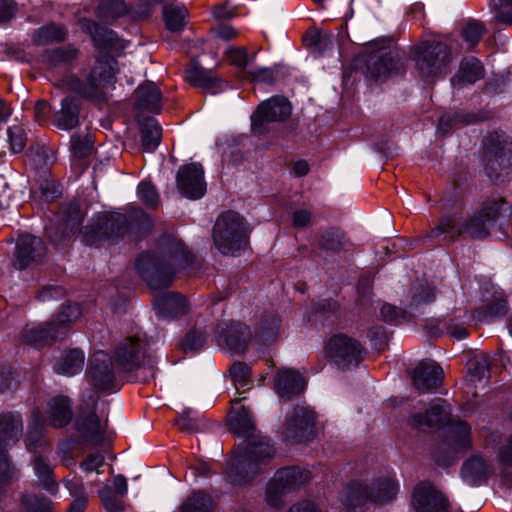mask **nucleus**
Segmentation results:
<instances>
[{
	"mask_svg": "<svg viewBox=\"0 0 512 512\" xmlns=\"http://www.w3.org/2000/svg\"><path fill=\"white\" fill-rule=\"evenodd\" d=\"M81 29L93 39L100 55L92 68L87 83L84 84L74 75L65 76L55 83V87L75 91L85 98H100L103 90L114 83L117 61L112 53L122 48L116 33L89 19L80 20Z\"/></svg>",
	"mask_w": 512,
	"mask_h": 512,
	"instance_id": "f257e3e1",
	"label": "nucleus"
},
{
	"mask_svg": "<svg viewBox=\"0 0 512 512\" xmlns=\"http://www.w3.org/2000/svg\"><path fill=\"white\" fill-rule=\"evenodd\" d=\"M230 430L245 436L243 448L238 447L229 463L228 479L233 484L242 485L258 474L275 455L269 439L253 434L254 420L250 411L240 406L234 407L230 415Z\"/></svg>",
	"mask_w": 512,
	"mask_h": 512,
	"instance_id": "f03ea898",
	"label": "nucleus"
},
{
	"mask_svg": "<svg viewBox=\"0 0 512 512\" xmlns=\"http://www.w3.org/2000/svg\"><path fill=\"white\" fill-rule=\"evenodd\" d=\"M193 255L184 243L173 237H163L156 252H145L136 261V268L150 288L154 290L168 287L177 271L187 268Z\"/></svg>",
	"mask_w": 512,
	"mask_h": 512,
	"instance_id": "7ed1b4c3",
	"label": "nucleus"
},
{
	"mask_svg": "<svg viewBox=\"0 0 512 512\" xmlns=\"http://www.w3.org/2000/svg\"><path fill=\"white\" fill-rule=\"evenodd\" d=\"M152 221L141 209L130 206L125 214L120 212H103L93 219L86 227L85 242L91 246H100L105 241H114L121 238L129 229L149 230Z\"/></svg>",
	"mask_w": 512,
	"mask_h": 512,
	"instance_id": "20e7f679",
	"label": "nucleus"
},
{
	"mask_svg": "<svg viewBox=\"0 0 512 512\" xmlns=\"http://www.w3.org/2000/svg\"><path fill=\"white\" fill-rule=\"evenodd\" d=\"M399 491V482L395 473L386 471L374 477L370 483L353 481L345 489L344 503L348 507H357L366 502L387 503L392 501Z\"/></svg>",
	"mask_w": 512,
	"mask_h": 512,
	"instance_id": "39448f33",
	"label": "nucleus"
},
{
	"mask_svg": "<svg viewBox=\"0 0 512 512\" xmlns=\"http://www.w3.org/2000/svg\"><path fill=\"white\" fill-rule=\"evenodd\" d=\"M114 361L117 372H132L139 370V377L143 381L154 378L156 373L155 360L147 352V341L145 337L133 335L125 337L116 346Z\"/></svg>",
	"mask_w": 512,
	"mask_h": 512,
	"instance_id": "423d86ee",
	"label": "nucleus"
},
{
	"mask_svg": "<svg viewBox=\"0 0 512 512\" xmlns=\"http://www.w3.org/2000/svg\"><path fill=\"white\" fill-rule=\"evenodd\" d=\"M418 76L424 81H434L446 73L451 61L449 47L439 41H423L411 49Z\"/></svg>",
	"mask_w": 512,
	"mask_h": 512,
	"instance_id": "0eeeda50",
	"label": "nucleus"
},
{
	"mask_svg": "<svg viewBox=\"0 0 512 512\" xmlns=\"http://www.w3.org/2000/svg\"><path fill=\"white\" fill-rule=\"evenodd\" d=\"M249 229L243 217L233 211L222 213L213 227V241L225 255H235L248 244Z\"/></svg>",
	"mask_w": 512,
	"mask_h": 512,
	"instance_id": "6e6552de",
	"label": "nucleus"
},
{
	"mask_svg": "<svg viewBox=\"0 0 512 512\" xmlns=\"http://www.w3.org/2000/svg\"><path fill=\"white\" fill-rule=\"evenodd\" d=\"M80 314V308L77 304L63 306L57 316L49 322L43 325H27L22 331L21 339L24 343L36 347L49 345L64 337L67 326L74 322Z\"/></svg>",
	"mask_w": 512,
	"mask_h": 512,
	"instance_id": "1a4fd4ad",
	"label": "nucleus"
},
{
	"mask_svg": "<svg viewBox=\"0 0 512 512\" xmlns=\"http://www.w3.org/2000/svg\"><path fill=\"white\" fill-rule=\"evenodd\" d=\"M482 162L487 176L498 179L512 166V139L498 132L490 134L484 143Z\"/></svg>",
	"mask_w": 512,
	"mask_h": 512,
	"instance_id": "9d476101",
	"label": "nucleus"
},
{
	"mask_svg": "<svg viewBox=\"0 0 512 512\" xmlns=\"http://www.w3.org/2000/svg\"><path fill=\"white\" fill-rule=\"evenodd\" d=\"M310 472L300 467L279 469L269 481L266 490V502L278 508L283 505V497L310 480Z\"/></svg>",
	"mask_w": 512,
	"mask_h": 512,
	"instance_id": "9b49d317",
	"label": "nucleus"
},
{
	"mask_svg": "<svg viewBox=\"0 0 512 512\" xmlns=\"http://www.w3.org/2000/svg\"><path fill=\"white\" fill-rule=\"evenodd\" d=\"M326 357L340 369L357 367L362 361L363 347L357 340L344 335L332 336L325 349Z\"/></svg>",
	"mask_w": 512,
	"mask_h": 512,
	"instance_id": "f8f14e48",
	"label": "nucleus"
},
{
	"mask_svg": "<svg viewBox=\"0 0 512 512\" xmlns=\"http://www.w3.org/2000/svg\"><path fill=\"white\" fill-rule=\"evenodd\" d=\"M365 66L367 76L375 81H385L404 69L400 53L385 47L370 51L365 57Z\"/></svg>",
	"mask_w": 512,
	"mask_h": 512,
	"instance_id": "ddd939ff",
	"label": "nucleus"
},
{
	"mask_svg": "<svg viewBox=\"0 0 512 512\" xmlns=\"http://www.w3.org/2000/svg\"><path fill=\"white\" fill-rule=\"evenodd\" d=\"M22 428V420L19 415L11 413L0 415V498L5 494V488L14 474L4 446L8 441L18 439L21 436Z\"/></svg>",
	"mask_w": 512,
	"mask_h": 512,
	"instance_id": "4468645a",
	"label": "nucleus"
},
{
	"mask_svg": "<svg viewBox=\"0 0 512 512\" xmlns=\"http://www.w3.org/2000/svg\"><path fill=\"white\" fill-rule=\"evenodd\" d=\"M291 105L284 97H272L262 102L251 116L252 131L256 135H264L269 131L268 125L282 122L291 115Z\"/></svg>",
	"mask_w": 512,
	"mask_h": 512,
	"instance_id": "2eb2a0df",
	"label": "nucleus"
},
{
	"mask_svg": "<svg viewBox=\"0 0 512 512\" xmlns=\"http://www.w3.org/2000/svg\"><path fill=\"white\" fill-rule=\"evenodd\" d=\"M315 413L308 407L297 406L287 418L283 432L285 440L290 443H304L314 435Z\"/></svg>",
	"mask_w": 512,
	"mask_h": 512,
	"instance_id": "dca6fc26",
	"label": "nucleus"
},
{
	"mask_svg": "<svg viewBox=\"0 0 512 512\" xmlns=\"http://www.w3.org/2000/svg\"><path fill=\"white\" fill-rule=\"evenodd\" d=\"M97 402L98 396L96 394H92L88 401L80 407L78 420L79 430L83 437L87 441L96 445L103 442L107 426V421L102 423L96 414Z\"/></svg>",
	"mask_w": 512,
	"mask_h": 512,
	"instance_id": "f3484780",
	"label": "nucleus"
},
{
	"mask_svg": "<svg viewBox=\"0 0 512 512\" xmlns=\"http://www.w3.org/2000/svg\"><path fill=\"white\" fill-rule=\"evenodd\" d=\"M89 379L98 390L118 388L116 371L111 358L104 351H97L90 360Z\"/></svg>",
	"mask_w": 512,
	"mask_h": 512,
	"instance_id": "a211bd4d",
	"label": "nucleus"
},
{
	"mask_svg": "<svg viewBox=\"0 0 512 512\" xmlns=\"http://www.w3.org/2000/svg\"><path fill=\"white\" fill-rule=\"evenodd\" d=\"M505 203L503 198L487 200L479 214H474L464 221L465 234L473 239H482L488 235V223L495 221L500 215L501 206Z\"/></svg>",
	"mask_w": 512,
	"mask_h": 512,
	"instance_id": "6ab92c4d",
	"label": "nucleus"
},
{
	"mask_svg": "<svg viewBox=\"0 0 512 512\" xmlns=\"http://www.w3.org/2000/svg\"><path fill=\"white\" fill-rule=\"evenodd\" d=\"M177 187L180 193L189 199H199L204 196L206 183L204 171L200 164L190 163L179 168L177 173Z\"/></svg>",
	"mask_w": 512,
	"mask_h": 512,
	"instance_id": "aec40b11",
	"label": "nucleus"
},
{
	"mask_svg": "<svg viewBox=\"0 0 512 512\" xmlns=\"http://www.w3.org/2000/svg\"><path fill=\"white\" fill-rule=\"evenodd\" d=\"M412 503L417 512H448L447 500L428 482L415 487Z\"/></svg>",
	"mask_w": 512,
	"mask_h": 512,
	"instance_id": "412c9836",
	"label": "nucleus"
},
{
	"mask_svg": "<svg viewBox=\"0 0 512 512\" xmlns=\"http://www.w3.org/2000/svg\"><path fill=\"white\" fill-rule=\"evenodd\" d=\"M46 253L43 240L39 237L24 234L18 237L16 242V262L19 268H26L33 263H38Z\"/></svg>",
	"mask_w": 512,
	"mask_h": 512,
	"instance_id": "4be33fe9",
	"label": "nucleus"
},
{
	"mask_svg": "<svg viewBox=\"0 0 512 512\" xmlns=\"http://www.w3.org/2000/svg\"><path fill=\"white\" fill-rule=\"evenodd\" d=\"M444 371L434 361H423L412 373L413 384L420 392H428L443 382Z\"/></svg>",
	"mask_w": 512,
	"mask_h": 512,
	"instance_id": "5701e85b",
	"label": "nucleus"
},
{
	"mask_svg": "<svg viewBox=\"0 0 512 512\" xmlns=\"http://www.w3.org/2000/svg\"><path fill=\"white\" fill-rule=\"evenodd\" d=\"M449 418V405L445 400L438 398L432 402L425 413H419L413 417V424L421 430L434 429L446 424Z\"/></svg>",
	"mask_w": 512,
	"mask_h": 512,
	"instance_id": "b1692460",
	"label": "nucleus"
},
{
	"mask_svg": "<svg viewBox=\"0 0 512 512\" xmlns=\"http://www.w3.org/2000/svg\"><path fill=\"white\" fill-rule=\"evenodd\" d=\"M251 339L249 327L242 323H231L226 330H222L219 336V345L235 354L244 353Z\"/></svg>",
	"mask_w": 512,
	"mask_h": 512,
	"instance_id": "393cba45",
	"label": "nucleus"
},
{
	"mask_svg": "<svg viewBox=\"0 0 512 512\" xmlns=\"http://www.w3.org/2000/svg\"><path fill=\"white\" fill-rule=\"evenodd\" d=\"M274 385L277 394L283 399H291L305 388L303 376L296 370L284 368L277 372Z\"/></svg>",
	"mask_w": 512,
	"mask_h": 512,
	"instance_id": "a878e982",
	"label": "nucleus"
},
{
	"mask_svg": "<svg viewBox=\"0 0 512 512\" xmlns=\"http://www.w3.org/2000/svg\"><path fill=\"white\" fill-rule=\"evenodd\" d=\"M445 441L451 452L468 449L471 446V427L460 419H450L446 423Z\"/></svg>",
	"mask_w": 512,
	"mask_h": 512,
	"instance_id": "bb28decb",
	"label": "nucleus"
},
{
	"mask_svg": "<svg viewBox=\"0 0 512 512\" xmlns=\"http://www.w3.org/2000/svg\"><path fill=\"white\" fill-rule=\"evenodd\" d=\"M154 306L158 315L163 318H177L188 311L186 299L175 292L158 294L154 299Z\"/></svg>",
	"mask_w": 512,
	"mask_h": 512,
	"instance_id": "cd10ccee",
	"label": "nucleus"
},
{
	"mask_svg": "<svg viewBox=\"0 0 512 512\" xmlns=\"http://www.w3.org/2000/svg\"><path fill=\"white\" fill-rule=\"evenodd\" d=\"M46 414L52 427L62 428L68 425L73 416L70 399L63 395L51 398L48 402Z\"/></svg>",
	"mask_w": 512,
	"mask_h": 512,
	"instance_id": "c85d7f7f",
	"label": "nucleus"
},
{
	"mask_svg": "<svg viewBox=\"0 0 512 512\" xmlns=\"http://www.w3.org/2000/svg\"><path fill=\"white\" fill-rule=\"evenodd\" d=\"M466 235L461 215L454 213L441 218L438 225L432 228L429 237H441L446 242H454L458 237Z\"/></svg>",
	"mask_w": 512,
	"mask_h": 512,
	"instance_id": "c756f323",
	"label": "nucleus"
},
{
	"mask_svg": "<svg viewBox=\"0 0 512 512\" xmlns=\"http://www.w3.org/2000/svg\"><path fill=\"white\" fill-rule=\"evenodd\" d=\"M80 106L73 97H65L61 101V109L53 116V125L61 130H72L79 124Z\"/></svg>",
	"mask_w": 512,
	"mask_h": 512,
	"instance_id": "7c9ffc66",
	"label": "nucleus"
},
{
	"mask_svg": "<svg viewBox=\"0 0 512 512\" xmlns=\"http://www.w3.org/2000/svg\"><path fill=\"white\" fill-rule=\"evenodd\" d=\"M492 472L491 465L483 458L473 456L463 464L462 478L469 485L477 486L486 481Z\"/></svg>",
	"mask_w": 512,
	"mask_h": 512,
	"instance_id": "2f4dec72",
	"label": "nucleus"
},
{
	"mask_svg": "<svg viewBox=\"0 0 512 512\" xmlns=\"http://www.w3.org/2000/svg\"><path fill=\"white\" fill-rule=\"evenodd\" d=\"M136 106L139 109L158 113L161 109L162 93L160 88L153 82H146L140 85L136 91Z\"/></svg>",
	"mask_w": 512,
	"mask_h": 512,
	"instance_id": "473e14b6",
	"label": "nucleus"
},
{
	"mask_svg": "<svg viewBox=\"0 0 512 512\" xmlns=\"http://www.w3.org/2000/svg\"><path fill=\"white\" fill-rule=\"evenodd\" d=\"M84 363V352L80 349L73 348L63 353V355L56 361L53 368L58 374L73 376L82 371Z\"/></svg>",
	"mask_w": 512,
	"mask_h": 512,
	"instance_id": "72a5a7b5",
	"label": "nucleus"
},
{
	"mask_svg": "<svg viewBox=\"0 0 512 512\" xmlns=\"http://www.w3.org/2000/svg\"><path fill=\"white\" fill-rule=\"evenodd\" d=\"M141 144L146 152H153L159 146L162 128L156 119L145 118L140 124Z\"/></svg>",
	"mask_w": 512,
	"mask_h": 512,
	"instance_id": "f704fd0d",
	"label": "nucleus"
},
{
	"mask_svg": "<svg viewBox=\"0 0 512 512\" xmlns=\"http://www.w3.org/2000/svg\"><path fill=\"white\" fill-rule=\"evenodd\" d=\"M188 11L183 5H167L163 8L165 27L171 32H180L187 23Z\"/></svg>",
	"mask_w": 512,
	"mask_h": 512,
	"instance_id": "c9c22d12",
	"label": "nucleus"
},
{
	"mask_svg": "<svg viewBox=\"0 0 512 512\" xmlns=\"http://www.w3.org/2000/svg\"><path fill=\"white\" fill-rule=\"evenodd\" d=\"M67 34V30L64 26L49 23L35 31L33 41L38 45L59 43L66 40Z\"/></svg>",
	"mask_w": 512,
	"mask_h": 512,
	"instance_id": "e433bc0d",
	"label": "nucleus"
},
{
	"mask_svg": "<svg viewBox=\"0 0 512 512\" xmlns=\"http://www.w3.org/2000/svg\"><path fill=\"white\" fill-rule=\"evenodd\" d=\"M180 510L181 512H213L214 501L203 491L193 492L183 502Z\"/></svg>",
	"mask_w": 512,
	"mask_h": 512,
	"instance_id": "4c0bfd02",
	"label": "nucleus"
},
{
	"mask_svg": "<svg viewBox=\"0 0 512 512\" xmlns=\"http://www.w3.org/2000/svg\"><path fill=\"white\" fill-rule=\"evenodd\" d=\"M280 319L275 314H264L256 324V337L264 343L273 341L277 336Z\"/></svg>",
	"mask_w": 512,
	"mask_h": 512,
	"instance_id": "58836bf2",
	"label": "nucleus"
},
{
	"mask_svg": "<svg viewBox=\"0 0 512 512\" xmlns=\"http://www.w3.org/2000/svg\"><path fill=\"white\" fill-rule=\"evenodd\" d=\"M344 233L335 227L323 231L320 235L318 246L320 249L330 252H340L345 246Z\"/></svg>",
	"mask_w": 512,
	"mask_h": 512,
	"instance_id": "ea45409f",
	"label": "nucleus"
},
{
	"mask_svg": "<svg viewBox=\"0 0 512 512\" xmlns=\"http://www.w3.org/2000/svg\"><path fill=\"white\" fill-rule=\"evenodd\" d=\"M408 297V307L418 309L420 306L434 301L435 291L429 285L417 284L411 287Z\"/></svg>",
	"mask_w": 512,
	"mask_h": 512,
	"instance_id": "a19ab883",
	"label": "nucleus"
},
{
	"mask_svg": "<svg viewBox=\"0 0 512 512\" xmlns=\"http://www.w3.org/2000/svg\"><path fill=\"white\" fill-rule=\"evenodd\" d=\"M185 79L189 84L195 87L210 88L214 84L211 72L200 67L196 63H191L186 69Z\"/></svg>",
	"mask_w": 512,
	"mask_h": 512,
	"instance_id": "79ce46f5",
	"label": "nucleus"
},
{
	"mask_svg": "<svg viewBox=\"0 0 512 512\" xmlns=\"http://www.w3.org/2000/svg\"><path fill=\"white\" fill-rule=\"evenodd\" d=\"M33 467L44 488L50 492H54L57 488V483L52 479V468L46 460L41 455H35Z\"/></svg>",
	"mask_w": 512,
	"mask_h": 512,
	"instance_id": "37998d69",
	"label": "nucleus"
},
{
	"mask_svg": "<svg viewBox=\"0 0 512 512\" xmlns=\"http://www.w3.org/2000/svg\"><path fill=\"white\" fill-rule=\"evenodd\" d=\"M483 77V66L476 58H469L462 61L459 78L462 82L474 84L476 81Z\"/></svg>",
	"mask_w": 512,
	"mask_h": 512,
	"instance_id": "c03bdc74",
	"label": "nucleus"
},
{
	"mask_svg": "<svg viewBox=\"0 0 512 512\" xmlns=\"http://www.w3.org/2000/svg\"><path fill=\"white\" fill-rule=\"evenodd\" d=\"M44 433V422L39 410L32 413V422L27 433L26 445L30 451L41 445V439Z\"/></svg>",
	"mask_w": 512,
	"mask_h": 512,
	"instance_id": "a18cd8bd",
	"label": "nucleus"
},
{
	"mask_svg": "<svg viewBox=\"0 0 512 512\" xmlns=\"http://www.w3.org/2000/svg\"><path fill=\"white\" fill-rule=\"evenodd\" d=\"M98 17L108 21L121 17L127 13L124 0H104L98 7Z\"/></svg>",
	"mask_w": 512,
	"mask_h": 512,
	"instance_id": "49530a36",
	"label": "nucleus"
},
{
	"mask_svg": "<svg viewBox=\"0 0 512 512\" xmlns=\"http://www.w3.org/2000/svg\"><path fill=\"white\" fill-rule=\"evenodd\" d=\"M490 8L496 23L512 26V0H491Z\"/></svg>",
	"mask_w": 512,
	"mask_h": 512,
	"instance_id": "de8ad7c7",
	"label": "nucleus"
},
{
	"mask_svg": "<svg viewBox=\"0 0 512 512\" xmlns=\"http://www.w3.org/2000/svg\"><path fill=\"white\" fill-rule=\"evenodd\" d=\"M489 372V359L485 354L476 355L468 362V374L470 381H480L487 376Z\"/></svg>",
	"mask_w": 512,
	"mask_h": 512,
	"instance_id": "09e8293b",
	"label": "nucleus"
},
{
	"mask_svg": "<svg viewBox=\"0 0 512 512\" xmlns=\"http://www.w3.org/2000/svg\"><path fill=\"white\" fill-rule=\"evenodd\" d=\"M70 143L74 156L79 159L89 156L93 151V142L88 134L75 133L72 135Z\"/></svg>",
	"mask_w": 512,
	"mask_h": 512,
	"instance_id": "8fccbe9b",
	"label": "nucleus"
},
{
	"mask_svg": "<svg viewBox=\"0 0 512 512\" xmlns=\"http://www.w3.org/2000/svg\"><path fill=\"white\" fill-rule=\"evenodd\" d=\"M232 381L237 389L249 384L251 368L244 362H236L229 369Z\"/></svg>",
	"mask_w": 512,
	"mask_h": 512,
	"instance_id": "3c124183",
	"label": "nucleus"
},
{
	"mask_svg": "<svg viewBox=\"0 0 512 512\" xmlns=\"http://www.w3.org/2000/svg\"><path fill=\"white\" fill-rule=\"evenodd\" d=\"M139 199L149 208H156L159 203V195L156 188L150 182L142 181L137 188Z\"/></svg>",
	"mask_w": 512,
	"mask_h": 512,
	"instance_id": "603ef678",
	"label": "nucleus"
},
{
	"mask_svg": "<svg viewBox=\"0 0 512 512\" xmlns=\"http://www.w3.org/2000/svg\"><path fill=\"white\" fill-rule=\"evenodd\" d=\"M21 503L27 512H50L51 510L50 500L32 494L23 495Z\"/></svg>",
	"mask_w": 512,
	"mask_h": 512,
	"instance_id": "864d4df0",
	"label": "nucleus"
},
{
	"mask_svg": "<svg viewBox=\"0 0 512 512\" xmlns=\"http://www.w3.org/2000/svg\"><path fill=\"white\" fill-rule=\"evenodd\" d=\"M10 148L13 153H20L26 146V132L20 125H13L8 129Z\"/></svg>",
	"mask_w": 512,
	"mask_h": 512,
	"instance_id": "5fc2aeb1",
	"label": "nucleus"
},
{
	"mask_svg": "<svg viewBox=\"0 0 512 512\" xmlns=\"http://www.w3.org/2000/svg\"><path fill=\"white\" fill-rule=\"evenodd\" d=\"M100 498L105 508L110 512H120L123 510L121 497L113 493L111 488L106 486L99 491Z\"/></svg>",
	"mask_w": 512,
	"mask_h": 512,
	"instance_id": "6e6d98bb",
	"label": "nucleus"
},
{
	"mask_svg": "<svg viewBox=\"0 0 512 512\" xmlns=\"http://www.w3.org/2000/svg\"><path fill=\"white\" fill-rule=\"evenodd\" d=\"M484 33V25L477 21L469 22L462 30V36L470 47L475 46Z\"/></svg>",
	"mask_w": 512,
	"mask_h": 512,
	"instance_id": "4d7b16f0",
	"label": "nucleus"
},
{
	"mask_svg": "<svg viewBox=\"0 0 512 512\" xmlns=\"http://www.w3.org/2000/svg\"><path fill=\"white\" fill-rule=\"evenodd\" d=\"M381 316L386 322L399 324L407 319L408 313L396 306L384 304L381 307Z\"/></svg>",
	"mask_w": 512,
	"mask_h": 512,
	"instance_id": "13d9d810",
	"label": "nucleus"
},
{
	"mask_svg": "<svg viewBox=\"0 0 512 512\" xmlns=\"http://www.w3.org/2000/svg\"><path fill=\"white\" fill-rule=\"evenodd\" d=\"M205 336L201 332H189L182 341V349L185 353L195 352L203 347Z\"/></svg>",
	"mask_w": 512,
	"mask_h": 512,
	"instance_id": "bf43d9fd",
	"label": "nucleus"
},
{
	"mask_svg": "<svg viewBox=\"0 0 512 512\" xmlns=\"http://www.w3.org/2000/svg\"><path fill=\"white\" fill-rule=\"evenodd\" d=\"M508 304L505 299H499L490 303L485 310V317L489 320L502 317L508 312Z\"/></svg>",
	"mask_w": 512,
	"mask_h": 512,
	"instance_id": "052dcab7",
	"label": "nucleus"
},
{
	"mask_svg": "<svg viewBox=\"0 0 512 512\" xmlns=\"http://www.w3.org/2000/svg\"><path fill=\"white\" fill-rule=\"evenodd\" d=\"M229 61L238 67H245L248 64V53L245 48L230 47L226 51Z\"/></svg>",
	"mask_w": 512,
	"mask_h": 512,
	"instance_id": "680f3d73",
	"label": "nucleus"
},
{
	"mask_svg": "<svg viewBox=\"0 0 512 512\" xmlns=\"http://www.w3.org/2000/svg\"><path fill=\"white\" fill-rule=\"evenodd\" d=\"M312 212L308 209H297L291 215L294 228H305L311 224Z\"/></svg>",
	"mask_w": 512,
	"mask_h": 512,
	"instance_id": "e2e57ef3",
	"label": "nucleus"
},
{
	"mask_svg": "<svg viewBox=\"0 0 512 512\" xmlns=\"http://www.w3.org/2000/svg\"><path fill=\"white\" fill-rule=\"evenodd\" d=\"M104 464V456L100 452L89 454L86 459L80 464V467L85 472L96 471Z\"/></svg>",
	"mask_w": 512,
	"mask_h": 512,
	"instance_id": "0e129e2a",
	"label": "nucleus"
},
{
	"mask_svg": "<svg viewBox=\"0 0 512 512\" xmlns=\"http://www.w3.org/2000/svg\"><path fill=\"white\" fill-rule=\"evenodd\" d=\"M251 80L254 82L272 84L276 77L271 68H260L249 72Z\"/></svg>",
	"mask_w": 512,
	"mask_h": 512,
	"instance_id": "69168bd1",
	"label": "nucleus"
},
{
	"mask_svg": "<svg viewBox=\"0 0 512 512\" xmlns=\"http://www.w3.org/2000/svg\"><path fill=\"white\" fill-rule=\"evenodd\" d=\"M77 50L71 47L66 48H58L51 52V61L60 63V62H69L75 58Z\"/></svg>",
	"mask_w": 512,
	"mask_h": 512,
	"instance_id": "338daca9",
	"label": "nucleus"
},
{
	"mask_svg": "<svg viewBox=\"0 0 512 512\" xmlns=\"http://www.w3.org/2000/svg\"><path fill=\"white\" fill-rule=\"evenodd\" d=\"M498 460L504 468L512 467V436L507 441V444L501 448Z\"/></svg>",
	"mask_w": 512,
	"mask_h": 512,
	"instance_id": "774afa93",
	"label": "nucleus"
}]
</instances>
